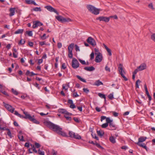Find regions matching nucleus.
Instances as JSON below:
<instances>
[{"mask_svg":"<svg viewBox=\"0 0 155 155\" xmlns=\"http://www.w3.org/2000/svg\"><path fill=\"white\" fill-rule=\"evenodd\" d=\"M86 7L90 12L96 15L99 14L100 11H101L100 9L97 8L94 6L91 5H87Z\"/></svg>","mask_w":155,"mask_h":155,"instance_id":"obj_2","label":"nucleus"},{"mask_svg":"<svg viewBox=\"0 0 155 155\" xmlns=\"http://www.w3.org/2000/svg\"><path fill=\"white\" fill-rule=\"evenodd\" d=\"M18 136L20 140L24 141L23 136L22 134V132L21 131H20L19 132Z\"/></svg>","mask_w":155,"mask_h":155,"instance_id":"obj_19","label":"nucleus"},{"mask_svg":"<svg viewBox=\"0 0 155 155\" xmlns=\"http://www.w3.org/2000/svg\"><path fill=\"white\" fill-rule=\"evenodd\" d=\"M144 89H145V91H146V94H147V95L149 94L148 91V90L147 89V85H146V84H145L144 85Z\"/></svg>","mask_w":155,"mask_h":155,"instance_id":"obj_34","label":"nucleus"},{"mask_svg":"<svg viewBox=\"0 0 155 155\" xmlns=\"http://www.w3.org/2000/svg\"><path fill=\"white\" fill-rule=\"evenodd\" d=\"M108 98L110 100H112L114 98L113 93H111L108 95Z\"/></svg>","mask_w":155,"mask_h":155,"instance_id":"obj_40","label":"nucleus"},{"mask_svg":"<svg viewBox=\"0 0 155 155\" xmlns=\"http://www.w3.org/2000/svg\"><path fill=\"white\" fill-rule=\"evenodd\" d=\"M7 130L8 131V132L7 133L9 137H10V138H11L12 137V135H11V131H10V130L8 129H7Z\"/></svg>","mask_w":155,"mask_h":155,"instance_id":"obj_45","label":"nucleus"},{"mask_svg":"<svg viewBox=\"0 0 155 155\" xmlns=\"http://www.w3.org/2000/svg\"><path fill=\"white\" fill-rule=\"evenodd\" d=\"M93 138L96 139L97 140H98V137L96 136V135L95 134H92Z\"/></svg>","mask_w":155,"mask_h":155,"instance_id":"obj_50","label":"nucleus"},{"mask_svg":"<svg viewBox=\"0 0 155 155\" xmlns=\"http://www.w3.org/2000/svg\"><path fill=\"white\" fill-rule=\"evenodd\" d=\"M98 95L101 98H104L105 99V101H106V97L104 94L101 93H99L98 94Z\"/></svg>","mask_w":155,"mask_h":155,"instance_id":"obj_33","label":"nucleus"},{"mask_svg":"<svg viewBox=\"0 0 155 155\" xmlns=\"http://www.w3.org/2000/svg\"><path fill=\"white\" fill-rule=\"evenodd\" d=\"M69 137L71 138L78 139V135H76L72 131H69L68 133Z\"/></svg>","mask_w":155,"mask_h":155,"instance_id":"obj_13","label":"nucleus"},{"mask_svg":"<svg viewBox=\"0 0 155 155\" xmlns=\"http://www.w3.org/2000/svg\"><path fill=\"white\" fill-rule=\"evenodd\" d=\"M105 70L106 71L110 72V69L107 66H106L105 67Z\"/></svg>","mask_w":155,"mask_h":155,"instance_id":"obj_52","label":"nucleus"},{"mask_svg":"<svg viewBox=\"0 0 155 155\" xmlns=\"http://www.w3.org/2000/svg\"><path fill=\"white\" fill-rule=\"evenodd\" d=\"M23 29H18L15 32L14 34H21L23 33Z\"/></svg>","mask_w":155,"mask_h":155,"instance_id":"obj_26","label":"nucleus"},{"mask_svg":"<svg viewBox=\"0 0 155 155\" xmlns=\"http://www.w3.org/2000/svg\"><path fill=\"white\" fill-rule=\"evenodd\" d=\"M62 87L63 89H64L65 91L67 90L69 87L68 84H63Z\"/></svg>","mask_w":155,"mask_h":155,"instance_id":"obj_27","label":"nucleus"},{"mask_svg":"<svg viewBox=\"0 0 155 155\" xmlns=\"http://www.w3.org/2000/svg\"><path fill=\"white\" fill-rule=\"evenodd\" d=\"M28 45L31 47H33V43L31 42H28Z\"/></svg>","mask_w":155,"mask_h":155,"instance_id":"obj_64","label":"nucleus"},{"mask_svg":"<svg viewBox=\"0 0 155 155\" xmlns=\"http://www.w3.org/2000/svg\"><path fill=\"white\" fill-rule=\"evenodd\" d=\"M113 115L115 117H117L118 115V113L115 112H113Z\"/></svg>","mask_w":155,"mask_h":155,"instance_id":"obj_55","label":"nucleus"},{"mask_svg":"<svg viewBox=\"0 0 155 155\" xmlns=\"http://www.w3.org/2000/svg\"><path fill=\"white\" fill-rule=\"evenodd\" d=\"M109 140L110 142H111L112 143H114L116 142V141L115 140V139L114 138V137L112 136H111V137H110Z\"/></svg>","mask_w":155,"mask_h":155,"instance_id":"obj_32","label":"nucleus"},{"mask_svg":"<svg viewBox=\"0 0 155 155\" xmlns=\"http://www.w3.org/2000/svg\"><path fill=\"white\" fill-rule=\"evenodd\" d=\"M78 79H79L81 81L86 83V81L83 78H81L80 76H78Z\"/></svg>","mask_w":155,"mask_h":155,"instance_id":"obj_38","label":"nucleus"},{"mask_svg":"<svg viewBox=\"0 0 155 155\" xmlns=\"http://www.w3.org/2000/svg\"><path fill=\"white\" fill-rule=\"evenodd\" d=\"M15 8H11L10 9V13L9 14L10 16H12L14 15L15 13Z\"/></svg>","mask_w":155,"mask_h":155,"instance_id":"obj_20","label":"nucleus"},{"mask_svg":"<svg viewBox=\"0 0 155 155\" xmlns=\"http://www.w3.org/2000/svg\"><path fill=\"white\" fill-rule=\"evenodd\" d=\"M84 69L87 71H94L95 68L94 67L91 66L85 67Z\"/></svg>","mask_w":155,"mask_h":155,"instance_id":"obj_17","label":"nucleus"},{"mask_svg":"<svg viewBox=\"0 0 155 155\" xmlns=\"http://www.w3.org/2000/svg\"><path fill=\"white\" fill-rule=\"evenodd\" d=\"M107 51V52L108 53V54L110 56H111L112 55V53L111 52V50L109 48H108L107 49H106Z\"/></svg>","mask_w":155,"mask_h":155,"instance_id":"obj_48","label":"nucleus"},{"mask_svg":"<svg viewBox=\"0 0 155 155\" xmlns=\"http://www.w3.org/2000/svg\"><path fill=\"white\" fill-rule=\"evenodd\" d=\"M102 59V54L100 53H98L96 57L95 61L97 63H99L101 62Z\"/></svg>","mask_w":155,"mask_h":155,"instance_id":"obj_8","label":"nucleus"},{"mask_svg":"<svg viewBox=\"0 0 155 155\" xmlns=\"http://www.w3.org/2000/svg\"><path fill=\"white\" fill-rule=\"evenodd\" d=\"M23 113L25 115V119H29L30 118V117H31V116L29 114H28V113L27 112L25 111H23Z\"/></svg>","mask_w":155,"mask_h":155,"instance_id":"obj_28","label":"nucleus"},{"mask_svg":"<svg viewBox=\"0 0 155 155\" xmlns=\"http://www.w3.org/2000/svg\"><path fill=\"white\" fill-rule=\"evenodd\" d=\"M31 147H32L31 149H28L30 153H32V152L30 150H32V151L35 153H37V150L35 149V148L34 147V146H31Z\"/></svg>","mask_w":155,"mask_h":155,"instance_id":"obj_29","label":"nucleus"},{"mask_svg":"<svg viewBox=\"0 0 155 155\" xmlns=\"http://www.w3.org/2000/svg\"><path fill=\"white\" fill-rule=\"evenodd\" d=\"M87 41L93 47H94L96 45V43L95 40L91 37H89L87 40Z\"/></svg>","mask_w":155,"mask_h":155,"instance_id":"obj_4","label":"nucleus"},{"mask_svg":"<svg viewBox=\"0 0 155 155\" xmlns=\"http://www.w3.org/2000/svg\"><path fill=\"white\" fill-rule=\"evenodd\" d=\"M58 47L59 48H61L62 47V44L60 42H58L57 45Z\"/></svg>","mask_w":155,"mask_h":155,"instance_id":"obj_58","label":"nucleus"},{"mask_svg":"<svg viewBox=\"0 0 155 155\" xmlns=\"http://www.w3.org/2000/svg\"><path fill=\"white\" fill-rule=\"evenodd\" d=\"M4 107L9 112L11 113H13L14 111L15 108L13 107L12 106L9 104H6L4 102H3Z\"/></svg>","mask_w":155,"mask_h":155,"instance_id":"obj_3","label":"nucleus"},{"mask_svg":"<svg viewBox=\"0 0 155 155\" xmlns=\"http://www.w3.org/2000/svg\"><path fill=\"white\" fill-rule=\"evenodd\" d=\"M56 18L59 21H61V22H65L68 21L70 20L69 18H66L63 17L61 16H56Z\"/></svg>","mask_w":155,"mask_h":155,"instance_id":"obj_6","label":"nucleus"},{"mask_svg":"<svg viewBox=\"0 0 155 155\" xmlns=\"http://www.w3.org/2000/svg\"><path fill=\"white\" fill-rule=\"evenodd\" d=\"M32 11H34L35 12H41V8L39 7H35L33 8L32 10Z\"/></svg>","mask_w":155,"mask_h":155,"instance_id":"obj_25","label":"nucleus"},{"mask_svg":"<svg viewBox=\"0 0 155 155\" xmlns=\"http://www.w3.org/2000/svg\"><path fill=\"white\" fill-rule=\"evenodd\" d=\"M83 91L86 94L88 93L89 92V90L87 88H84L83 89Z\"/></svg>","mask_w":155,"mask_h":155,"instance_id":"obj_39","label":"nucleus"},{"mask_svg":"<svg viewBox=\"0 0 155 155\" xmlns=\"http://www.w3.org/2000/svg\"><path fill=\"white\" fill-rule=\"evenodd\" d=\"M141 82V81L139 80H138L136 82V88H139V86L138 85V83H140Z\"/></svg>","mask_w":155,"mask_h":155,"instance_id":"obj_35","label":"nucleus"},{"mask_svg":"<svg viewBox=\"0 0 155 155\" xmlns=\"http://www.w3.org/2000/svg\"><path fill=\"white\" fill-rule=\"evenodd\" d=\"M43 25V24L40 22L39 21H36L33 22V25L32 26V28H35L38 26H40Z\"/></svg>","mask_w":155,"mask_h":155,"instance_id":"obj_12","label":"nucleus"},{"mask_svg":"<svg viewBox=\"0 0 155 155\" xmlns=\"http://www.w3.org/2000/svg\"><path fill=\"white\" fill-rule=\"evenodd\" d=\"M25 41H23L22 39L20 40L19 43H18L19 45H23L25 44Z\"/></svg>","mask_w":155,"mask_h":155,"instance_id":"obj_54","label":"nucleus"},{"mask_svg":"<svg viewBox=\"0 0 155 155\" xmlns=\"http://www.w3.org/2000/svg\"><path fill=\"white\" fill-rule=\"evenodd\" d=\"M71 114L69 113L68 112V114H66L64 115V117L67 120H71V118L69 116V115Z\"/></svg>","mask_w":155,"mask_h":155,"instance_id":"obj_24","label":"nucleus"},{"mask_svg":"<svg viewBox=\"0 0 155 155\" xmlns=\"http://www.w3.org/2000/svg\"><path fill=\"white\" fill-rule=\"evenodd\" d=\"M41 38L42 39H46L47 38V37L46 36V34H44L43 35L41 36Z\"/></svg>","mask_w":155,"mask_h":155,"instance_id":"obj_59","label":"nucleus"},{"mask_svg":"<svg viewBox=\"0 0 155 155\" xmlns=\"http://www.w3.org/2000/svg\"><path fill=\"white\" fill-rule=\"evenodd\" d=\"M90 59L92 60L94 58V53L93 52H92L90 55Z\"/></svg>","mask_w":155,"mask_h":155,"instance_id":"obj_44","label":"nucleus"},{"mask_svg":"<svg viewBox=\"0 0 155 155\" xmlns=\"http://www.w3.org/2000/svg\"><path fill=\"white\" fill-rule=\"evenodd\" d=\"M106 118H107V117H106L104 116H102L101 117V121H102L103 120H104L105 119H106Z\"/></svg>","mask_w":155,"mask_h":155,"instance_id":"obj_57","label":"nucleus"},{"mask_svg":"<svg viewBox=\"0 0 155 155\" xmlns=\"http://www.w3.org/2000/svg\"><path fill=\"white\" fill-rule=\"evenodd\" d=\"M74 46V43H71L69 46L68 48V51H72Z\"/></svg>","mask_w":155,"mask_h":155,"instance_id":"obj_23","label":"nucleus"},{"mask_svg":"<svg viewBox=\"0 0 155 155\" xmlns=\"http://www.w3.org/2000/svg\"><path fill=\"white\" fill-rule=\"evenodd\" d=\"M58 112L61 113L65 114H68V112L67 110L64 109H59L58 110Z\"/></svg>","mask_w":155,"mask_h":155,"instance_id":"obj_21","label":"nucleus"},{"mask_svg":"<svg viewBox=\"0 0 155 155\" xmlns=\"http://www.w3.org/2000/svg\"><path fill=\"white\" fill-rule=\"evenodd\" d=\"M97 20H99L100 21H104L106 22H108L110 21V18L105 16H100L96 18Z\"/></svg>","mask_w":155,"mask_h":155,"instance_id":"obj_5","label":"nucleus"},{"mask_svg":"<svg viewBox=\"0 0 155 155\" xmlns=\"http://www.w3.org/2000/svg\"><path fill=\"white\" fill-rule=\"evenodd\" d=\"M48 11L51 12H54L56 13L57 15H58V13L57 11L53 8L51 6H47L45 7Z\"/></svg>","mask_w":155,"mask_h":155,"instance_id":"obj_9","label":"nucleus"},{"mask_svg":"<svg viewBox=\"0 0 155 155\" xmlns=\"http://www.w3.org/2000/svg\"><path fill=\"white\" fill-rule=\"evenodd\" d=\"M94 85L97 86H99L100 85H103V84L102 82L100 81V80H98L95 82Z\"/></svg>","mask_w":155,"mask_h":155,"instance_id":"obj_22","label":"nucleus"},{"mask_svg":"<svg viewBox=\"0 0 155 155\" xmlns=\"http://www.w3.org/2000/svg\"><path fill=\"white\" fill-rule=\"evenodd\" d=\"M148 7L149 8L151 9L152 10H154V8L153 7V3H151L148 5Z\"/></svg>","mask_w":155,"mask_h":155,"instance_id":"obj_41","label":"nucleus"},{"mask_svg":"<svg viewBox=\"0 0 155 155\" xmlns=\"http://www.w3.org/2000/svg\"><path fill=\"white\" fill-rule=\"evenodd\" d=\"M71 65L72 67L74 69L78 68V60L75 58H73Z\"/></svg>","mask_w":155,"mask_h":155,"instance_id":"obj_7","label":"nucleus"},{"mask_svg":"<svg viewBox=\"0 0 155 155\" xmlns=\"http://www.w3.org/2000/svg\"><path fill=\"white\" fill-rule=\"evenodd\" d=\"M138 71H139V70L138 68L137 69H136L133 72V74L135 75L137 73Z\"/></svg>","mask_w":155,"mask_h":155,"instance_id":"obj_56","label":"nucleus"},{"mask_svg":"<svg viewBox=\"0 0 155 155\" xmlns=\"http://www.w3.org/2000/svg\"><path fill=\"white\" fill-rule=\"evenodd\" d=\"M97 133L98 135L100 136H102L104 134V132L102 130H97Z\"/></svg>","mask_w":155,"mask_h":155,"instance_id":"obj_30","label":"nucleus"},{"mask_svg":"<svg viewBox=\"0 0 155 155\" xmlns=\"http://www.w3.org/2000/svg\"><path fill=\"white\" fill-rule=\"evenodd\" d=\"M84 107V105H82L81 106H80L78 107V110L81 112H82V107Z\"/></svg>","mask_w":155,"mask_h":155,"instance_id":"obj_47","label":"nucleus"},{"mask_svg":"<svg viewBox=\"0 0 155 155\" xmlns=\"http://www.w3.org/2000/svg\"><path fill=\"white\" fill-rule=\"evenodd\" d=\"M146 64L145 63H143L137 68L138 69L139 71H141L146 69Z\"/></svg>","mask_w":155,"mask_h":155,"instance_id":"obj_14","label":"nucleus"},{"mask_svg":"<svg viewBox=\"0 0 155 155\" xmlns=\"http://www.w3.org/2000/svg\"><path fill=\"white\" fill-rule=\"evenodd\" d=\"M73 96L74 97H78V94L77 92H74L72 94Z\"/></svg>","mask_w":155,"mask_h":155,"instance_id":"obj_62","label":"nucleus"},{"mask_svg":"<svg viewBox=\"0 0 155 155\" xmlns=\"http://www.w3.org/2000/svg\"><path fill=\"white\" fill-rule=\"evenodd\" d=\"M12 93L15 95H17L18 94V92L13 88L12 89Z\"/></svg>","mask_w":155,"mask_h":155,"instance_id":"obj_43","label":"nucleus"},{"mask_svg":"<svg viewBox=\"0 0 155 155\" xmlns=\"http://www.w3.org/2000/svg\"><path fill=\"white\" fill-rule=\"evenodd\" d=\"M78 60L82 64L85 65L86 64V62L84 60H82L80 59H78Z\"/></svg>","mask_w":155,"mask_h":155,"instance_id":"obj_36","label":"nucleus"},{"mask_svg":"<svg viewBox=\"0 0 155 155\" xmlns=\"http://www.w3.org/2000/svg\"><path fill=\"white\" fill-rule=\"evenodd\" d=\"M30 117V118H29V120L33 122L34 123L37 124H39L40 122L39 121L37 120L35 118H34V116H33L32 117Z\"/></svg>","mask_w":155,"mask_h":155,"instance_id":"obj_16","label":"nucleus"},{"mask_svg":"<svg viewBox=\"0 0 155 155\" xmlns=\"http://www.w3.org/2000/svg\"><path fill=\"white\" fill-rule=\"evenodd\" d=\"M4 95H5L7 96H8L9 95L5 91H2L1 92Z\"/></svg>","mask_w":155,"mask_h":155,"instance_id":"obj_61","label":"nucleus"},{"mask_svg":"<svg viewBox=\"0 0 155 155\" xmlns=\"http://www.w3.org/2000/svg\"><path fill=\"white\" fill-rule=\"evenodd\" d=\"M110 19L111 18H114V19H117L118 18L117 16L116 15H114V16H109Z\"/></svg>","mask_w":155,"mask_h":155,"instance_id":"obj_53","label":"nucleus"},{"mask_svg":"<svg viewBox=\"0 0 155 155\" xmlns=\"http://www.w3.org/2000/svg\"><path fill=\"white\" fill-rule=\"evenodd\" d=\"M109 125L110 128V130H115L117 128L116 125L113 122V121L112 122H111V123H110V124H109Z\"/></svg>","mask_w":155,"mask_h":155,"instance_id":"obj_15","label":"nucleus"},{"mask_svg":"<svg viewBox=\"0 0 155 155\" xmlns=\"http://www.w3.org/2000/svg\"><path fill=\"white\" fill-rule=\"evenodd\" d=\"M118 69L119 70L120 74L121 75V76L122 75H124V73H125V71L123 69V65L122 64H119V66L118 67Z\"/></svg>","mask_w":155,"mask_h":155,"instance_id":"obj_10","label":"nucleus"},{"mask_svg":"<svg viewBox=\"0 0 155 155\" xmlns=\"http://www.w3.org/2000/svg\"><path fill=\"white\" fill-rule=\"evenodd\" d=\"M108 124L106 123H105L101 125V127L103 128H106L108 126Z\"/></svg>","mask_w":155,"mask_h":155,"instance_id":"obj_46","label":"nucleus"},{"mask_svg":"<svg viewBox=\"0 0 155 155\" xmlns=\"http://www.w3.org/2000/svg\"><path fill=\"white\" fill-rule=\"evenodd\" d=\"M106 120V123H107L108 124H109L110 123L113 121V120L110 119V118L109 117H107Z\"/></svg>","mask_w":155,"mask_h":155,"instance_id":"obj_31","label":"nucleus"},{"mask_svg":"<svg viewBox=\"0 0 155 155\" xmlns=\"http://www.w3.org/2000/svg\"><path fill=\"white\" fill-rule=\"evenodd\" d=\"M70 107L71 108L74 109V108L76 107H75V105L74 104H71V105H70Z\"/></svg>","mask_w":155,"mask_h":155,"instance_id":"obj_60","label":"nucleus"},{"mask_svg":"<svg viewBox=\"0 0 155 155\" xmlns=\"http://www.w3.org/2000/svg\"><path fill=\"white\" fill-rule=\"evenodd\" d=\"M38 153L40 155H44V152L41 151L40 149L38 150Z\"/></svg>","mask_w":155,"mask_h":155,"instance_id":"obj_51","label":"nucleus"},{"mask_svg":"<svg viewBox=\"0 0 155 155\" xmlns=\"http://www.w3.org/2000/svg\"><path fill=\"white\" fill-rule=\"evenodd\" d=\"M147 139V137H141L138 138V142L137 143V144L138 145H143L142 144H141L140 145V143H142L143 141H145L146 139Z\"/></svg>","mask_w":155,"mask_h":155,"instance_id":"obj_11","label":"nucleus"},{"mask_svg":"<svg viewBox=\"0 0 155 155\" xmlns=\"http://www.w3.org/2000/svg\"><path fill=\"white\" fill-rule=\"evenodd\" d=\"M45 124L50 129L56 132L58 134L64 137H67V135L64 131H62V128L58 126L55 124L49 121H45L44 122Z\"/></svg>","mask_w":155,"mask_h":155,"instance_id":"obj_1","label":"nucleus"},{"mask_svg":"<svg viewBox=\"0 0 155 155\" xmlns=\"http://www.w3.org/2000/svg\"><path fill=\"white\" fill-rule=\"evenodd\" d=\"M26 33L29 36H32V33L31 31H26Z\"/></svg>","mask_w":155,"mask_h":155,"instance_id":"obj_42","label":"nucleus"},{"mask_svg":"<svg viewBox=\"0 0 155 155\" xmlns=\"http://www.w3.org/2000/svg\"><path fill=\"white\" fill-rule=\"evenodd\" d=\"M68 56L70 58H72L73 57V54L72 51H68Z\"/></svg>","mask_w":155,"mask_h":155,"instance_id":"obj_49","label":"nucleus"},{"mask_svg":"<svg viewBox=\"0 0 155 155\" xmlns=\"http://www.w3.org/2000/svg\"><path fill=\"white\" fill-rule=\"evenodd\" d=\"M61 68L62 69H65L66 68L65 64L64 63H63L62 64Z\"/></svg>","mask_w":155,"mask_h":155,"instance_id":"obj_63","label":"nucleus"},{"mask_svg":"<svg viewBox=\"0 0 155 155\" xmlns=\"http://www.w3.org/2000/svg\"><path fill=\"white\" fill-rule=\"evenodd\" d=\"M25 1L26 3L27 4H33L36 6L38 5L32 0H25Z\"/></svg>","mask_w":155,"mask_h":155,"instance_id":"obj_18","label":"nucleus"},{"mask_svg":"<svg viewBox=\"0 0 155 155\" xmlns=\"http://www.w3.org/2000/svg\"><path fill=\"white\" fill-rule=\"evenodd\" d=\"M151 39L155 42V33L153 34L151 36Z\"/></svg>","mask_w":155,"mask_h":155,"instance_id":"obj_37","label":"nucleus"}]
</instances>
